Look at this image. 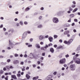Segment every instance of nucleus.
Wrapping results in <instances>:
<instances>
[{
	"label": "nucleus",
	"mask_w": 80,
	"mask_h": 80,
	"mask_svg": "<svg viewBox=\"0 0 80 80\" xmlns=\"http://www.w3.org/2000/svg\"><path fill=\"white\" fill-rule=\"evenodd\" d=\"M77 59V57H75V56L73 57V60H74V62L76 61V59Z\"/></svg>",
	"instance_id": "nucleus-26"
},
{
	"label": "nucleus",
	"mask_w": 80,
	"mask_h": 80,
	"mask_svg": "<svg viewBox=\"0 0 80 80\" xmlns=\"http://www.w3.org/2000/svg\"><path fill=\"white\" fill-rule=\"evenodd\" d=\"M72 3L73 4H74V5H75L76 4V2H75V1H73L72 2Z\"/></svg>",
	"instance_id": "nucleus-38"
},
{
	"label": "nucleus",
	"mask_w": 80,
	"mask_h": 80,
	"mask_svg": "<svg viewBox=\"0 0 80 80\" xmlns=\"http://www.w3.org/2000/svg\"><path fill=\"white\" fill-rule=\"evenodd\" d=\"M10 61H11V60H10V59H8L7 60V62H8V63H9V62H10Z\"/></svg>",
	"instance_id": "nucleus-47"
},
{
	"label": "nucleus",
	"mask_w": 80,
	"mask_h": 80,
	"mask_svg": "<svg viewBox=\"0 0 80 80\" xmlns=\"http://www.w3.org/2000/svg\"><path fill=\"white\" fill-rule=\"evenodd\" d=\"M17 27H19V26H20V23H17Z\"/></svg>",
	"instance_id": "nucleus-56"
},
{
	"label": "nucleus",
	"mask_w": 80,
	"mask_h": 80,
	"mask_svg": "<svg viewBox=\"0 0 80 80\" xmlns=\"http://www.w3.org/2000/svg\"><path fill=\"white\" fill-rule=\"evenodd\" d=\"M19 23H20L21 25L22 26L23 25V21H20Z\"/></svg>",
	"instance_id": "nucleus-28"
},
{
	"label": "nucleus",
	"mask_w": 80,
	"mask_h": 80,
	"mask_svg": "<svg viewBox=\"0 0 80 80\" xmlns=\"http://www.w3.org/2000/svg\"><path fill=\"white\" fill-rule=\"evenodd\" d=\"M35 47L38 48H40V44H36L35 45Z\"/></svg>",
	"instance_id": "nucleus-16"
},
{
	"label": "nucleus",
	"mask_w": 80,
	"mask_h": 80,
	"mask_svg": "<svg viewBox=\"0 0 80 80\" xmlns=\"http://www.w3.org/2000/svg\"><path fill=\"white\" fill-rule=\"evenodd\" d=\"M69 8L70 11H72L73 10V9L71 7H69Z\"/></svg>",
	"instance_id": "nucleus-35"
},
{
	"label": "nucleus",
	"mask_w": 80,
	"mask_h": 80,
	"mask_svg": "<svg viewBox=\"0 0 80 80\" xmlns=\"http://www.w3.org/2000/svg\"><path fill=\"white\" fill-rule=\"evenodd\" d=\"M57 77H58V78H59L61 77V74L60 73H58L57 75Z\"/></svg>",
	"instance_id": "nucleus-23"
},
{
	"label": "nucleus",
	"mask_w": 80,
	"mask_h": 80,
	"mask_svg": "<svg viewBox=\"0 0 80 80\" xmlns=\"http://www.w3.org/2000/svg\"><path fill=\"white\" fill-rule=\"evenodd\" d=\"M32 65L33 68H35V67H36V65L35 64H33Z\"/></svg>",
	"instance_id": "nucleus-52"
},
{
	"label": "nucleus",
	"mask_w": 80,
	"mask_h": 80,
	"mask_svg": "<svg viewBox=\"0 0 80 80\" xmlns=\"http://www.w3.org/2000/svg\"><path fill=\"white\" fill-rule=\"evenodd\" d=\"M75 63L77 64H80V59L79 58H77V60L75 61Z\"/></svg>",
	"instance_id": "nucleus-6"
},
{
	"label": "nucleus",
	"mask_w": 80,
	"mask_h": 80,
	"mask_svg": "<svg viewBox=\"0 0 80 80\" xmlns=\"http://www.w3.org/2000/svg\"><path fill=\"white\" fill-rule=\"evenodd\" d=\"M78 8H76L72 11L73 13H75L76 12H77V10H78Z\"/></svg>",
	"instance_id": "nucleus-17"
},
{
	"label": "nucleus",
	"mask_w": 80,
	"mask_h": 80,
	"mask_svg": "<svg viewBox=\"0 0 80 80\" xmlns=\"http://www.w3.org/2000/svg\"><path fill=\"white\" fill-rule=\"evenodd\" d=\"M26 77L27 78V79L28 80L30 78V76H29L28 74H27L26 75Z\"/></svg>",
	"instance_id": "nucleus-20"
},
{
	"label": "nucleus",
	"mask_w": 80,
	"mask_h": 80,
	"mask_svg": "<svg viewBox=\"0 0 80 80\" xmlns=\"http://www.w3.org/2000/svg\"><path fill=\"white\" fill-rule=\"evenodd\" d=\"M76 7V5L75 4H72L71 6V7L72 8H75Z\"/></svg>",
	"instance_id": "nucleus-29"
},
{
	"label": "nucleus",
	"mask_w": 80,
	"mask_h": 80,
	"mask_svg": "<svg viewBox=\"0 0 80 80\" xmlns=\"http://www.w3.org/2000/svg\"><path fill=\"white\" fill-rule=\"evenodd\" d=\"M45 53H43L42 54V56H45Z\"/></svg>",
	"instance_id": "nucleus-63"
},
{
	"label": "nucleus",
	"mask_w": 80,
	"mask_h": 80,
	"mask_svg": "<svg viewBox=\"0 0 80 80\" xmlns=\"http://www.w3.org/2000/svg\"><path fill=\"white\" fill-rule=\"evenodd\" d=\"M69 57V55H68V54H67L65 55V57H66V58H68Z\"/></svg>",
	"instance_id": "nucleus-46"
},
{
	"label": "nucleus",
	"mask_w": 80,
	"mask_h": 80,
	"mask_svg": "<svg viewBox=\"0 0 80 80\" xmlns=\"http://www.w3.org/2000/svg\"><path fill=\"white\" fill-rule=\"evenodd\" d=\"M41 45H43V42H41L40 43Z\"/></svg>",
	"instance_id": "nucleus-58"
},
{
	"label": "nucleus",
	"mask_w": 80,
	"mask_h": 80,
	"mask_svg": "<svg viewBox=\"0 0 80 80\" xmlns=\"http://www.w3.org/2000/svg\"><path fill=\"white\" fill-rule=\"evenodd\" d=\"M39 19H41L42 18V16H40L39 17Z\"/></svg>",
	"instance_id": "nucleus-62"
},
{
	"label": "nucleus",
	"mask_w": 80,
	"mask_h": 80,
	"mask_svg": "<svg viewBox=\"0 0 80 80\" xmlns=\"http://www.w3.org/2000/svg\"><path fill=\"white\" fill-rule=\"evenodd\" d=\"M14 56L15 57H18V54L16 53V54H14Z\"/></svg>",
	"instance_id": "nucleus-34"
},
{
	"label": "nucleus",
	"mask_w": 80,
	"mask_h": 80,
	"mask_svg": "<svg viewBox=\"0 0 80 80\" xmlns=\"http://www.w3.org/2000/svg\"><path fill=\"white\" fill-rule=\"evenodd\" d=\"M67 36L68 37H70V34L68 33L67 34Z\"/></svg>",
	"instance_id": "nucleus-50"
},
{
	"label": "nucleus",
	"mask_w": 80,
	"mask_h": 80,
	"mask_svg": "<svg viewBox=\"0 0 80 80\" xmlns=\"http://www.w3.org/2000/svg\"><path fill=\"white\" fill-rule=\"evenodd\" d=\"M3 73V70H0V73L2 74Z\"/></svg>",
	"instance_id": "nucleus-32"
},
{
	"label": "nucleus",
	"mask_w": 80,
	"mask_h": 80,
	"mask_svg": "<svg viewBox=\"0 0 80 80\" xmlns=\"http://www.w3.org/2000/svg\"><path fill=\"white\" fill-rule=\"evenodd\" d=\"M29 40L30 42H33V39L31 38L29 39Z\"/></svg>",
	"instance_id": "nucleus-33"
},
{
	"label": "nucleus",
	"mask_w": 80,
	"mask_h": 80,
	"mask_svg": "<svg viewBox=\"0 0 80 80\" xmlns=\"http://www.w3.org/2000/svg\"><path fill=\"white\" fill-rule=\"evenodd\" d=\"M60 48H61V49H63V47L62 46H60L57 48V49H60Z\"/></svg>",
	"instance_id": "nucleus-18"
},
{
	"label": "nucleus",
	"mask_w": 80,
	"mask_h": 80,
	"mask_svg": "<svg viewBox=\"0 0 80 80\" xmlns=\"http://www.w3.org/2000/svg\"><path fill=\"white\" fill-rule=\"evenodd\" d=\"M45 38H48V35H47L45 36Z\"/></svg>",
	"instance_id": "nucleus-60"
},
{
	"label": "nucleus",
	"mask_w": 80,
	"mask_h": 80,
	"mask_svg": "<svg viewBox=\"0 0 80 80\" xmlns=\"http://www.w3.org/2000/svg\"><path fill=\"white\" fill-rule=\"evenodd\" d=\"M10 68H14V67H13L12 66H10L9 67Z\"/></svg>",
	"instance_id": "nucleus-51"
},
{
	"label": "nucleus",
	"mask_w": 80,
	"mask_h": 80,
	"mask_svg": "<svg viewBox=\"0 0 80 80\" xmlns=\"http://www.w3.org/2000/svg\"><path fill=\"white\" fill-rule=\"evenodd\" d=\"M39 40H42L43 39V36L41 35L39 36Z\"/></svg>",
	"instance_id": "nucleus-7"
},
{
	"label": "nucleus",
	"mask_w": 80,
	"mask_h": 80,
	"mask_svg": "<svg viewBox=\"0 0 80 80\" xmlns=\"http://www.w3.org/2000/svg\"><path fill=\"white\" fill-rule=\"evenodd\" d=\"M11 33H13L15 31H14V29H11Z\"/></svg>",
	"instance_id": "nucleus-41"
},
{
	"label": "nucleus",
	"mask_w": 80,
	"mask_h": 80,
	"mask_svg": "<svg viewBox=\"0 0 80 80\" xmlns=\"http://www.w3.org/2000/svg\"><path fill=\"white\" fill-rule=\"evenodd\" d=\"M30 56L31 58H33L34 57H35V56H34V55H33V54L32 53H30Z\"/></svg>",
	"instance_id": "nucleus-13"
},
{
	"label": "nucleus",
	"mask_w": 80,
	"mask_h": 80,
	"mask_svg": "<svg viewBox=\"0 0 80 80\" xmlns=\"http://www.w3.org/2000/svg\"><path fill=\"white\" fill-rule=\"evenodd\" d=\"M28 69H29V67H27L26 68V70H28Z\"/></svg>",
	"instance_id": "nucleus-64"
},
{
	"label": "nucleus",
	"mask_w": 80,
	"mask_h": 80,
	"mask_svg": "<svg viewBox=\"0 0 80 80\" xmlns=\"http://www.w3.org/2000/svg\"><path fill=\"white\" fill-rule=\"evenodd\" d=\"M27 55L26 54H25V55L24 56V57H25L26 58L27 57Z\"/></svg>",
	"instance_id": "nucleus-59"
},
{
	"label": "nucleus",
	"mask_w": 80,
	"mask_h": 80,
	"mask_svg": "<svg viewBox=\"0 0 80 80\" xmlns=\"http://www.w3.org/2000/svg\"><path fill=\"white\" fill-rule=\"evenodd\" d=\"M23 63H24V62H21L20 64V65H23Z\"/></svg>",
	"instance_id": "nucleus-40"
},
{
	"label": "nucleus",
	"mask_w": 80,
	"mask_h": 80,
	"mask_svg": "<svg viewBox=\"0 0 80 80\" xmlns=\"http://www.w3.org/2000/svg\"><path fill=\"white\" fill-rule=\"evenodd\" d=\"M4 35H8V32H4Z\"/></svg>",
	"instance_id": "nucleus-39"
},
{
	"label": "nucleus",
	"mask_w": 80,
	"mask_h": 80,
	"mask_svg": "<svg viewBox=\"0 0 80 80\" xmlns=\"http://www.w3.org/2000/svg\"><path fill=\"white\" fill-rule=\"evenodd\" d=\"M9 44L10 45H11V46L13 45V43H12V42H11V41H10V40H9Z\"/></svg>",
	"instance_id": "nucleus-30"
},
{
	"label": "nucleus",
	"mask_w": 80,
	"mask_h": 80,
	"mask_svg": "<svg viewBox=\"0 0 80 80\" xmlns=\"http://www.w3.org/2000/svg\"><path fill=\"white\" fill-rule=\"evenodd\" d=\"M11 77L12 78H13L14 80H17V77L15 75H11Z\"/></svg>",
	"instance_id": "nucleus-8"
},
{
	"label": "nucleus",
	"mask_w": 80,
	"mask_h": 80,
	"mask_svg": "<svg viewBox=\"0 0 80 80\" xmlns=\"http://www.w3.org/2000/svg\"><path fill=\"white\" fill-rule=\"evenodd\" d=\"M3 26L2 25V24H1L0 26V28H3Z\"/></svg>",
	"instance_id": "nucleus-53"
},
{
	"label": "nucleus",
	"mask_w": 80,
	"mask_h": 80,
	"mask_svg": "<svg viewBox=\"0 0 80 80\" xmlns=\"http://www.w3.org/2000/svg\"><path fill=\"white\" fill-rule=\"evenodd\" d=\"M48 39L49 40L50 42H51L53 41V38L51 36H50L49 37Z\"/></svg>",
	"instance_id": "nucleus-14"
},
{
	"label": "nucleus",
	"mask_w": 80,
	"mask_h": 80,
	"mask_svg": "<svg viewBox=\"0 0 80 80\" xmlns=\"http://www.w3.org/2000/svg\"><path fill=\"white\" fill-rule=\"evenodd\" d=\"M80 50V46H78L77 48V50Z\"/></svg>",
	"instance_id": "nucleus-31"
},
{
	"label": "nucleus",
	"mask_w": 80,
	"mask_h": 80,
	"mask_svg": "<svg viewBox=\"0 0 80 80\" xmlns=\"http://www.w3.org/2000/svg\"><path fill=\"white\" fill-rule=\"evenodd\" d=\"M57 15L58 16H61V15H62V12L60 11L58 12L57 13Z\"/></svg>",
	"instance_id": "nucleus-15"
},
{
	"label": "nucleus",
	"mask_w": 80,
	"mask_h": 80,
	"mask_svg": "<svg viewBox=\"0 0 80 80\" xmlns=\"http://www.w3.org/2000/svg\"><path fill=\"white\" fill-rule=\"evenodd\" d=\"M50 52H51V53H53L54 52V49L53 48H51L50 49Z\"/></svg>",
	"instance_id": "nucleus-21"
},
{
	"label": "nucleus",
	"mask_w": 80,
	"mask_h": 80,
	"mask_svg": "<svg viewBox=\"0 0 80 80\" xmlns=\"http://www.w3.org/2000/svg\"><path fill=\"white\" fill-rule=\"evenodd\" d=\"M48 47V46L46 45L44 47H42L41 48V49L42 50H44V51H45L47 50V48Z\"/></svg>",
	"instance_id": "nucleus-4"
},
{
	"label": "nucleus",
	"mask_w": 80,
	"mask_h": 80,
	"mask_svg": "<svg viewBox=\"0 0 80 80\" xmlns=\"http://www.w3.org/2000/svg\"><path fill=\"white\" fill-rule=\"evenodd\" d=\"M64 43L65 44H68V41L67 42V41L65 40L64 41Z\"/></svg>",
	"instance_id": "nucleus-25"
},
{
	"label": "nucleus",
	"mask_w": 80,
	"mask_h": 80,
	"mask_svg": "<svg viewBox=\"0 0 80 80\" xmlns=\"http://www.w3.org/2000/svg\"><path fill=\"white\" fill-rule=\"evenodd\" d=\"M70 68H72L71 70L74 71L75 70V64H72L70 66Z\"/></svg>",
	"instance_id": "nucleus-2"
},
{
	"label": "nucleus",
	"mask_w": 80,
	"mask_h": 80,
	"mask_svg": "<svg viewBox=\"0 0 80 80\" xmlns=\"http://www.w3.org/2000/svg\"><path fill=\"white\" fill-rule=\"evenodd\" d=\"M73 40L72 39H70L68 41V45H70V43H72V42H73Z\"/></svg>",
	"instance_id": "nucleus-10"
},
{
	"label": "nucleus",
	"mask_w": 80,
	"mask_h": 80,
	"mask_svg": "<svg viewBox=\"0 0 80 80\" xmlns=\"http://www.w3.org/2000/svg\"><path fill=\"white\" fill-rule=\"evenodd\" d=\"M3 30L4 32H5V31H6L7 30V29H6V28H3Z\"/></svg>",
	"instance_id": "nucleus-45"
},
{
	"label": "nucleus",
	"mask_w": 80,
	"mask_h": 80,
	"mask_svg": "<svg viewBox=\"0 0 80 80\" xmlns=\"http://www.w3.org/2000/svg\"><path fill=\"white\" fill-rule=\"evenodd\" d=\"M18 61L17 60H16L13 61V63L14 64H17V63H18Z\"/></svg>",
	"instance_id": "nucleus-19"
},
{
	"label": "nucleus",
	"mask_w": 80,
	"mask_h": 80,
	"mask_svg": "<svg viewBox=\"0 0 80 80\" xmlns=\"http://www.w3.org/2000/svg\"><path fill=\"white\" fill-rule=\"evenodd\" d=\"M28 47H32V44H29L28 46Z\"/></svg>",
	"instance_id": "nucleus-43"
},
{
	"label": "nucleus",
	"mask_w": 80,
	"mask_h": 80,
	"mask_svg": "<svg viewBox=\"0 0 80 80\" xmlns=\"http://www.w3.org/2000/svg\"><path fill=\"white\" fill-rule=\"evenodd\" d=\"M7 69H6V68H3V70H4V71H6V70Z\"/></svg>",
	"instance_id": "nucleus-57"
},
{
	"label": "nucleus",
	"mask_w": 80,
	"mask_h": 80,
	"mask_svg": "<svg viewBox=\"0 0 80 80\" xmlns=\"http://www.w3.org/2000/svg\"><path fill=\"white\" fill-rule=\"evenodd\" d=\"M17 76L18 77H20L21 76V75L20 74H17Z\"/></svg>",
	"instance_id": "nucleus-36"
},
{
	"label": "nucleus",
	"mask_w": 80,
	"mask_h": 80,
	"mask_svg": "<svg viewBox=\"0 0 80 80\" xmlns=\"http://www.w3.org/2000/svg\"><path fill=\"white\" fill-rule=\"evenodd\" d=\"M41 10H44V8L42 7L40 8Z\"/></svg>",
	"instance_id": "nucleus-44"
},
{
	"label": "nucleus",
	"mask_w": 80,
	"mask_h": 80,
	"mask_svg": "<svg viewBox=\"0 0 80 80\" xmlns=\"http://www.w3.org/2000/svg\"><path fill=\"white\" fill-rule=\"evenodd\" d=\"M69 33H70V31L68 30H67L64 32H63V34L64 35H66Z\"/></svg>",
	"instance_id": "nucleus-9"
},
{
	"label": "nucleus",
	"mask_w": 80,
	"mask_h": 80,
	"mask_svg": "<svg viewBox=\"0 0 80 80\" xmlns=\"http://www.w3.org/2000/svg\"><path fill=\"white\" fill-rule=\"evenodd\" d=\"M52 22L54 23H57L58 22V19L57 18H52Z\"/></svg>",
	"instance_id": "nucleus-1"
},
{
	"label": "nucleus",
	"mask_w": 80,
	"mask_h": 80,
	"mask_svg": "<svg viewBox=\"0 0 80 80\" xmlns=\"http://www.w3.org/2000/svg\"><path fill=\"white\" fill-rule=\"evenodd\" d=\"M70 17L71 18H73L75 17V15L73 14H71L70 15Z\"/></svg>",
	"instance_id": "nucleus-22"
},
{
	"label": "nucleus",
	"mask_w": 80,
	"mask_h": 80,
	"mask_svg": "<svg viewBox=\"0 0 80 80\" xmlns=\"http://www.w3.org/2000/svg\"><path fill=\"white\" fill-rule=\"evenodd\" d=\"M52 78V76L51 75H49L45 78V80H50V79H51Z\"/></svg>",
	"instance_id": "nucleus-5"
},
{
	"label": "nucleus",
	"mask_w": 80,
	"mask_h": 80,
	"mask_svg": "<svg viewBox=\"0 0 80 80\" xmlns=\"http://www.w3.org/2000/svg\"><path fill=\"white\" fill-rule=\"evenodd\" d=\"M6 67L7 69L9 70L10 69V67H9L8 66H6Z\"/></svg>",
	"instance_id": "nucleus-42"
},
{
	"label": "nucleus",
	"mask_w": 80,
	"mask_h": 80,
	"mask_svg": "<svg viewBox=\"0 0 80 80\" xmlns=\"http://www.w3.org/2000/svg\"><path fill=\"white\" fill-rule=\"evenodd\" d=\"M74 21L76 22H78V20H77V19H74Z\"/></svg>",
	"instance_id": "nucleus-49"
},
{
	"label": "nucleus",
	"mask_w": 80,
	"mask_h": 80,
	"mask_svg": "<svg viewBox=\"0 0 80 80\" xmlns=\"http://www.w3.org/2000/svg\"><path fill=\"white\" fill-rule=\"evenodd\" d=\"M24 24H25V25H27V24H28V22H27L25 21L24 22Z\"/></svg>",
	"instance_id": "nucleus-37"
},
{
	"label": "nucleus",
	"mask_w": 80,
	"mask_h": 80,
	"mask_svg": "<svg viewBox=\"0 0 80 80\" xmlns=\"http://www.w3.org/2000/svg\"><path fill=\"white\" fill-rule=\"evenodd\" d=\"M65 62H66V59H65V58H64L61 59L60 61L59 62L61 64H63L65 63Z\"/></svg>",
	"instance_id": "nucleus-3"
},
{
	"label": "nucleus",
	"mask_w": 80,
	"mask_h": 80,
	"mask_svg": "<svg viewBox=\"0 0 80 80\" xmlns=\"http://www.w3.org/2000/svg\"><path fill=\"white\" fill-rule=\"evenodd\" d=\"M37 63L38 65H40V61H38Z\"/></svg>",
	"instance_id": "nucleus-61"
},
{
	"label": "nucleus",
	"mask_w": 80,
	"mask_h": 80,
	"mask_svg": "<svg viewBox=\"0 0 80 80\" xmlns=\"http://www.w3.org/2000/svg\"><path fill=\"white\" fill-rule=\"evenodd\" d=\"M29 10H30V8L28 7L25 9V12H28Z\"/></svg>",
	"instance_id": "nucleus-24"
},
{
	"label": "nucleus",
	"mask_w": 80,
	"mask_h": 80,
	"mask_svg": "<svg viewBox=\"0 0 80 80\" xmlns=\"http://www.w3.org/2000/svg\"><path fill=\"white\" fill-rule=\"evenodd\" d=\"M57 72H54L53 73V74L54 75H57Z\"/></svg>",
	"instance_id": "nucleus-48"
},
{
	"label": "nucleus",
	"mask_w": 80,
	"mask_h": 80,
	"mask_svg": "<svg viewBox=\"0 0 80 80\" xmlns=\"http://www.w3.org/2000/svg\"><path fill=\"white\" fill-rule=\"evenodd\" d=\"M59 42H60V43H62V42H63V41H62V40L60 39L59 40Z\"/></svg>",
	"instance_id": "nucleus-54"
},
{
	"label": "nucleus",
	"mask_w": 80,
	"mask_h": 80,
	"mask_svg": "<svg viewBox=\"0 0 80 80\" xmlns=\"http://www.w3.org/2000/svg\"><path fill=\"white\" fill-rule=\"evenodd\" d=\"M27 37V32H24L22 35V38H25Z\"/></svg>",
	"instance_id": "nucleus-12"
},
{
	"label": "nucleus",
	"mask_w": 80,
	"mask_h": 80,
	"mask_svg": "<svg viewBox=\"0 0 80 80\" xmlns=\"http://www.w3.org/2000/svg\"><path fill=\"white\" fill-rule=\"evenodd\" d=\"M53 37L54 38H58V36H57V35H54Z\"/></svg>",
	"instance_id": "nucleus-27"
},
{
	"label": "nucleus",
	"mask_w": 80,
	"mask_h": 80,
	"mask_svg": "<svg viewBox=\"0 0 80 80\" xmlns=\"http://www.w3.org/2000/svg\"><path fill=\"white\" fill-rule=\"evenodd\" d=\"M43 28V25L42 24L38 25L37 26L38 28Z\"/></svg>",
	"instance_id": "nucleus-11"
},
{
	"label": "nucleus",
	"mask_w": 80,
	"mask_h": 80,
	"mask_svg": "<svg viewBox=\"0 0 80 80\" xmlns=\"http://www.w3.org/2000/svg\"><path fill=\"white\" fill-rule=\"evenodd\" d=\"M27 32L29 34H30V33H31V32L30 31H28Z\"/></svg>",
	"instance_id": "nucleus-55"
}]
</instances>
